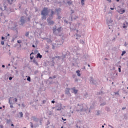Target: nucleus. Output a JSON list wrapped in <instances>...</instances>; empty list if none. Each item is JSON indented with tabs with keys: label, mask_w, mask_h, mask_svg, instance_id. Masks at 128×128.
<instances>
[{
	"label": "nucleus",
	"mask_w": 128,
	"mask_h": 128,
	"mask_svg": "<svg viewBox=\"0 0 128 128\" xmlns=\"http://www.w3.org/2000/svg\"><path fill=\"white\" fill-rule=\"evenodd\" d=\"M50 10L51 11V14L50 15V16H52L54 14V12L52 11V10H48V8H44L42 9V10L41 12V14L42 16V20H46V16L48 15V12H50Z\"/></svg>",
	"instance_id": "1"
},
{
	"label": "nucleus",
	"mask_w": 128,
	"mask_h": 128,
	"mask_svg": "<svg viewBox=\"0 0 128 128\" xmlns=\"http://www.w3.org/2000/svg\"><path fill=\"white\" fill-rule=\"evenodd\" d=\"M56 30L58 32H62V28L60 27L57 30H56V27L54 28L53 29V32H54V34H56Z\"/></svg>",
	"instance_id": "2"
},
{
	"label": "nucleus",
	"mask_w": 128,
	"mask_h": 128,
	"mask_svg": "<svg viewBox=\"0 0 128 128\" xmlns=\"http://www.w3.org/2000/svg\"><path fill=\"white\" fill-rule=\"evenodd\" d=\"M126 10H124L122 9H120L118 11V12L120 14H124Z\"/></svg>",
	"instance_id": "3"
},
{
	"label": "nucleus",
	"mask_w": 128,
	"mask_h": 128,
	"mask_svg": "<svg viewBox=\"0 0 128 128\" xmlns=\"http://www.w3.org/2000/svg\"><path fill=\"white\" fill-rule=\"evenodd\" d=\"M20 22H21V24H24V16L21 17V19L20 20Z\"/></svg>",
	"instance_id": "4"
},
{
	"label": "nucleus",
	"mask_w": 128,
	"mask_h": 128,
	"mask_svg": "<svg viewBox=\"0 0 128 128\" xmlns=\"http://www.w3.org/2000/svg\"><path fill=\"white\" fill-rule=\"evenodd\" d=\"M42 58V56L40 55V54L38 53L37 54L36 58Z\"/></svg>",
	"instance_id": "5"
},
{
	"label": "nucleus",
	"mask_w": 128,
	"mask_h": 128,
	"mask_svg": "<svg viewBox=\"0 0 128 128\" xmlns=\"http://www.w3.org/2000/svg\"><path fill=\"white\" fill-rule=\"evenodd\" d=\"M76 72L78 76H80V70H78L77 71H76Z\"/></svg>",
	"instance_id": "6"
},
{
	"label": "nucleus",
	"mask_w": 128,
	"mask_h": 128,
	"mask_svg": "<svg viewBox=\"0 0 128 128\" xmlns=\"http://www.w3.org/2000/svg\"><path fill=\"white\" fill-rule=\"evenodd\" d=\"M48 22L49 24H54V21H50L48 20Z\"/></svg>",
	"instance_id": "7"
},
{
	"label": "nucleus",
	"mask_w": 128,
	"mask_h": 128,
	"mask_svg": "<svg viewBox=\"0 0 128 128\" xmlns=\"http://www.w3.org/2000/svg\"><path fill=\"white\" fill-rule=\"evenodd\" d=\"M74 94H78V90L74 89V88H72Z\"/></svg>",
	"instance_id": "8"
},
{
	"label": "nucleus",
	"mask_w": 128,
	"mask_h": 128,
	"mask_svg": "<svg viewBox=\"0 0 128 128\" xmlns=\"http://www.w3.org/2000/svg\"><path fill=\"white\" fill-rule=\"evenodd\" d=\"M81 4L82 6H84V0H81Z\"/></svg>",
	"instance_id": "9"
},
{
	"label": "nucleus",
	"mask_w": 128,
	"mask_h": 128,
	"mask_svg": "<svg viewBox=\"0 0 128 128\" xmlns=\"http://www.w3.org/2000/svg\"><path fill=\"white\" fill-rule=\"evenodd\" d=\"M60 10H62V9L60 8L56 9V12H60Z\"/></svg>",
	"instance_id": "10"
},
{
	"label": "nucleus",
	"mask_w": 128,
	"mask_h": 128,
	"mask_svg": "<svg viewBox=\"0 0 128 128\" xmlns=\"http://www.w3.org/2000/svg\"><path fill=\"white\" fill-rule=\"evenodd\" d=\"M19 114L20 116V118H22V116H24V114H22V112H20Z\"/></svg>",
	"instance_id": "11"
},
{
	"label": "nucleus",
	"mask_w": 128,
	"mask_h": 128,
	"mask_svg": "<svg viewBox=\"0 0 128 128\" xmlns=\"http://www.w3.org/2000/svg\"><path fill=\"white\" fill-rule=\"evenodd\" d=\"M122 28H126V23L123 24Z\"/></svg>",
	"instance_id": "12"
},
{
	"label": "nucleus",
	"mask_w": 128,
	"mask_h": 128,
	"mask_svg": "<svg viewBox=\"0 0 128 128\" xmlns=\"http://www.w3.org/2000/svg\"><path fill=\"white\" fill-rule=\"evenodd\" d=\"M27 80H28V82H30V76L28 77Z\"/></svg>",
	"instance_id": "13"
},
{
	"label": "nucleus",
	"mask_w": 128,
	"mask_h": 128,
	"mask_svg": "<svg viewBox=\"0 0 128 128\" xmlns=\"http://www.w3.org/2000/svg\"><path fill=\"white\" fill-rule=\"evenodd\" d=\"M68 4H72V2H70V1L68 2Z\"/></svg>",
	"instance_id": "14"
},
{
	"label": "nucleus",
	"mask_w": 128,
	"mask_h": 128,
	"mask_svg": "<svg viewBox=\"0 0 128 128\" xmlns=\"http://www.w3.org/2000/svg\"><path fill=\"white\" fill-rule=\"evenodd\" d=\"M30 34V33L28 32H27L26 33V36H28Z\"/></svg>",
	"instance_id": "15"
},
{
	"label": "nucleus",
	"mask_w": 128,
	"mask_h": 128,
	"mask_svg": "<svg viewBox=\"0 0 128 128\" xmlns=\"http://www.w3.org/2000/svg\"><path fill=\"white\" fill-rule=\"evenodd\" d=\"M1 44H2V46H4V41H1Z\"/></svg>",
	"instance_id": "16"
},
{
	"label": "nucleus",
	"mask_w": 128,
	"mask_h": 128,
	"mask_svg": "<svg viewBox=\"0 0 128 128\" xmlns=\"http://www.w3.org/2000/svg\"><path fill=\"white\" fill-rule=\"evenodd\" d=\"M30 18H28L26 19V22H30Z\"/></svg>",
	"instance_id": "17"
},
{
	"label": "nucleus",
	"mask_w": 128,
	"mask_h": 128,
	"mask_svg": "<svg viewBox=\"0 0 128 128\" xmlns=\"http://www.w3.org/2000/svg\"><path fill=\"white\" fill-rule=\"evenodd\" d=\"M124 54H126V51H123L122 54V56H124Z\"/></svg>",
	"instance_id": "18"
},
{
	"label": "nucleus",
	"mask_w": 128,
	"mask_h": 128,
	"mask_svg": "<svg viewBox=\"0 0 128 128\" xmlns=\"http://www.w3.org/2000/svg\"><path fill=\"white\" fill-rule=\"evenodd\" d=\"M18 44H20V43L22 42V40H18Z\"/></svg>",
	"instance_id": "19"
},
{
	"label": "nucleus",
	"mask_w": 128,
	"mask_h": 128,
	"mask_svg": "<svg viewBox=\"0 0 128 128\" xmlns=\"http://www.w3.org/2000/svg\"><path fill=\"white\" fill-rule=\"evenodd\" d=\"M32 58H34V56H30V60H32Z\"/></svg>",
	"instance_id": "20"
},
{
	"label": "nucleus",
	"mask_w": 128,
	"mask_h": 128,
	"mask_svg": "<svg viewBox=\"0 0 128 128\" xmlns=\"http://www.w3.org/2000/svg\"><path fill=\"white\" fill-rule=\"evenodd\" d=\"M34 52H32L30 54V56H34Z\"/></svg>",
	"instance_id": "21"
},
{
	"label": "nucleus",
	"mask_w": 128,
	"mask_h": 128,
	"mask_svg": "<svg viewBox=\"0 0 128 128\" xmlns=\"http://www.w3.org/2000/svg\"><path fill=\"white\" fill-rule=\"evenodd\" d=\"M31 124V128H34V126H32V122H30Z\"/></svg>",
	"instance_id": "22"
},
{
	"label": "nucleus",
	"mask_w": 128,
	"mask_h": 128,
	"mask_svg": "<svg viewBox=\"0 0 128 128\" xmlns=\"http://www.w3.org/2000/svg\"><path fill=\"white\" fill-rule=\"evenodd\" d=\"M9 80H12V77H10Z\"/></svg>",
	"instance_id": "23"
},
{
	"label": "nucleus",
	"mask_w": 128,
	"mask_h": 128,
	"mask_svg": "<svg viewBox=\"0 0 128 128\" xmlns=\"http://www.w3.org/2000/svg\"><path fill=\"white\" fill-rule=\"evenodd\" d=\"M62 118V120H64V121L66 120V119H64V118Z\"/></svg>",
	"instance_id": "24"
},
{
	"label": "nucleus",
	"mask_w": 128,
	"mask_h": 128,
	"mask_svg": "<svg viewBox=\"0 0 128 128\" xmlns=\"http://www.w3.org/2000/svg\"><path fill=\"white\" fill-rule=\"evenodd\" d=\"M0 128H4V126H2V125H0Z\"/></svg>",
	"instance_id": "25"
},
{
	"label": "nucleus",
	"mask_w": 128,
	"mask_h": 128,
	"mask_svg": "<svg viewBox=\"0 0 128 128\" xmlns=\"http://www.w3.org/2000/svg\"><path fill=\"white\" fill-rule=\"evenodd\" d=\"M118 70H119V72H120L121 70H120V68H118Z\"/></svg>",
	"instance_id": "26"
},
{
	"label": "nucleus",
	"mask_w": 128,
	"mask_h": 128,
	"mask_svg": "<svg viewBox=\"0 0 128 128\" xmlns=\"http://www.w3.org/2000/svg\"><path fill=\"white\" fill-rule=\"evenodd\" d=\"M54 102H55L54 100H52V104H54Z\"/></svg>",
	"instance_id": "27"
},
{
	"label": "nucleus",
	"mask_w": 128,
	"mask_h": 128,
	"mask_svg": "<svg viewBox=\"0 0 128 128\" xmlns=\"http://www.w3.org/2000/svg\"><path fill=\"white\" fill-rule=\"evenodd\" d=\"M2 40H4V37L2 36Z\"/></svg>",
	"instance_id": "28"
},
{
	"label": "nucleus",
	"mask_w": 128,
	"mask_h": 128,
	"mask_svg": "<svg viewBox=\"0 0 128 128\" xmlns=\"http://www.w3.org/2000/svg\"><path fill=\"white\" fill-rule=\"evenodd\" d=\"M15 102H18V99H16V98H15Z\"/></svg>",
	"instance_id": "29"
},
{
	"label": "nucleus",
	"mask_w": 128,
	"mask_h": 128,
	"mask_svg": "<svg viewBox=\"0 0 128 128\" xmlns=\"http://www.w3.org/2000/svg\"><path fill=\"white\" fill-rule=\"evenodd\" d=\"M110 10H114V8H110Z\"/></svg>",
	"instance_id": "30"
},
{
	"label": "nucleus",
	"mask_w": 128,
	"mask_h": 128,
	"mask_svg": "<svg viewBox=\"0 0 128 128\" xmlns=\"http://www.w3.org/2000/svg\"><path fill=\"white\" fill-rule=\"evenodd\" d=\"M10 108H14V106H12V105H11V106H10Z\"/></svg>",
	"instance_id": "31"
},
{
	"label": "nucleus",
	"mask_w": 128,
	"mask_h": 128,
	"mask_svg": "<svg viewBox=\"0 0 128 128\" xmlns=\"http://www.w3.org/2000/svg\"><path fill=\"white\" fill-rule=\"evenodd\" d=\"M32 46V48H36V46H34V44H33V45Z\"/></svg>",
	"instance_id": "32"
},
{
	"label": "nucleus",
	"mask_w": 128,
	"mask_h": 128,
	"mask_svg": "<svg viewBox=\"0 0 128 128\" xmlns=\"http://www.w3.org/2000/svg\"><path fill=\"white\" fill-rule=\"evenodd\" d=\"M108 2H112V0H107Z\"/></svg>",
	"instance_id": "33"
},
{
	"label": "nucleus",
	"mask_w": 128,
	"mask_h": 128,
	"mask_svg": "<svg viewBox=\"0 0 128 128\" xmlns=\"http://www.w3.org/2000/svg\"><path fill=\"white\" fill-rule=\"evenodd\" d=\"M11 126H14V124H12Z\"/></svg>",
	"instance_id": "34"
},
{
	"label": "nucleus",
	"mask_w": 128,
	"mask_h": 128,
	"mask_svg": "<svg viewBox=\"0 0 128 128\" xmlns=\"http://www.w3.org/2000/svg\"><path fill=\"white\" fill-rule=\"evenodd\" d=\"M4 66H5L4 65L2 66V68H4Z\"/></svg>",
	"instance_id": "35"
},
{
	"label": "nucleus",
	"mask_w": 128,
	"mask_h": 128,
	"mask_svg": "<svg viewBox=\"0 0 128 128\" xmlns=\"http://www.w3.org/2000/svg\"><path fill=\"white\" fill-rule=\"evenodd\" d=\"M125 108H122V110H125Z\"/></svg>",
	"instance_id": "36"
},
{
	"label": "nucleus",
	"mask_w": 128,
	"mask_h": 128,
	"mask_svg": "<svg viewBox=\"0 0 128 128\" xmlns=\"http://www.w3.org/2000/svg\"><path fill=\"white\" fill-rule=\"evenodd\" d=\"M102 128H104V125L102 126Z\"/></svg>",
	"instance_id": "37"
},
{
	"label": "nucleus",
	"mask_w": 128,
	"mask_h": 128,
	"mask_svg": "<svg viewBox=\"0 0 128 128\" xmlns=\"http://www.w3.org/2000/svg\"><path fill=\"white\" fill-rule=\"evenodd\" d=\"M116 2H120V0H116Z\"/></svg>",
	"instance_id": "38"
},
{
	"label": "nucleus",
	"mask_w": 128,
	"mask_h": 128,
	"mask_svg": "<svg viewBox=\"0 0 128 128\" xmlns=\"http://www.w3.org/2000/svg\"><path fill=\"white\" fill-rule=\"evenodd\" d=\"M54 78H56V76H54L53 77Z\"/></svg>",
	"instance_id": "39"
},
{
	"label": "nucleus",
	"mask_w": 128,
	"mask_h": 128,
	"mask_svg": "<svg viewBox=\"0 0 128 128\" xmlns=\"http://www.w3.org/2000/svg\"><path fill=\"white\" fill-rule=\"evenodd\" d=\"M126 24H128V22H126Z\"/></svg>",
	"instance_id": "40"
},
{
	"label": "nucleus",
	"mask_w": 128,
	"mask_h": 128,
	"mask_svg": "<svg viewBox=\"0 0 128 128\" xmlns=\"http://www.w3.org/2000/svg\"><path fill=\"white\" fill-rule=\"evenodd\" d=\"M8 122H10V120H8Z\"/></svg>",
	"instance_id": "41"
},
{
	"label": "nucleus",
	"mask_w": 128,
	"mask_h": 128,
	"mask_svg": "<svg viewBox=\"0 0 128 128\" xmlns=\"http://www.w3.org/2000/svg\"><path fill=\"white\" fill-rule=\"evenodd\" d=\"M10 36V34H8V36Z\"/></svg>",
	"instance_id": "42"
},
{
	"label": "nucleus",
	"mask_w": 128,
	"mask_h": 128,
	"mask_svg": "<svg viewBox=\"0 0 128 128\" xmlns=\"http://www.w3.org/2000/svg\"><path fill=\"white\" fill-rule=\"evenodd\" d=\"M88 66H89V67H90V64H88Z\"/></svg>",
	"instance_id": "43"
},
{
	"label": "nucleus",
	"mask_w": 128,
	"mask_h": 128,
	"mask_svg": "<svg viewBox=\"0 0 128 128\" xmlns=\"http://www.w3.org/2000/svg\"><path fill=\"white\" fill-rule=\"evenodd\" d=\"M2 107H0V110H2Z\"/></svg>",
	"instance_id": "44"
},
{
	"label": "nucleus",
	"mask_w": 128,
	"mask_h": 128,
	"mask_svg": "<svg viewBox=\"0 0 128 128\" xmlns=\"http://www.w3.org/2000/svg\"><path fill=\"white\" fill-rule=\"evenodd\" d=\"M76 82H78V79L76 80Z\"/></svg>",
	"instance_id": "45"
},
{
	"label": "nucleus",
	"mask_w": 128,
	"mask_h": 128,
	"mask_svg": "<svg viewBox=\"0 0 128 128\" xmlns=\"http://www.w3.org/2000/svg\"><path fill=\"white\" fill-rule=\"evenodd\" d=\"M61 128H64V126H62Z\"/></svg>",
	"instance_id": "46"
},
{
	"label": "nucleus",
	"mask_w": 128,
	"mask_h": 128,
	"mask_svg": "<svg viewBox=\"0 0 128 128\" xmlns=\"http://www.w3.org/2000/svg\"><path fill=\"white\" fill-rule=\"evenodd\" d=\"M50 78H52V77H50Z\"/></svg>",
	"instance_id": "47"
},
{
	"label": "nucleus",
	"mask_w": 128,
	"mask_h": 128,
	"mask_svg": "<svg viewBox=\"0 0 128 128\" xmlns=\"http://www.w3.org/2000/svg\"><path fill=\"white\" fill-rule=\"evenodd\" d=\"M8 66H10V64H8Z\"/></svg>",
	"instance_id": "48"
},
{
	"label": "nucleus",
	"mask_w": 128,
	"mask_h": 128,
	"mask_svg": "<svg viewBox=\"0 0 128 128\" xmlns=\"http://www.w3.org/2000/svg\"><path fill=\"white\" fill-rule=\"evenodd\" d=\"M109 28H110V27H109Z\"/></svg>",
	"instance_id": "49"
},
{
	"label": "nucleus",
	"mask_w": 128,
	"mask_h": 128,
	"mask_svg": "<svg viewBox=\"0 0 128 128\" xmlns=\"http://www.w3.org/2000/svg\"><path fill=\"white\" fill-rule=\"evenodd\" d=\"M105 60H108L107 58H105Z\"/></svg>",
	"instance_id": "50"
},
{
	"label": "nucleus",
	"mask_w": 128,
	"mask_h": 128,
	"mask_svg": "<svg viewBox=\"0 0 128 128\" xmlns=\"http://www.w3.org/2000/svg\"><path fill=\"white\" fill-rule=\"evenodd\" d=\"M24 128H26L24 127Z\"/></svg>",
	"instance_id": "51"
},
{
	"label": "nucleus",
	"mask_w": 128,
	"mask_h": 128,
	"mask_svg": "<svg viewBox=\"0 0 128 128\" xmlns=\"http://www.w3.org/2000/svg\"><path fill=\"white\" fill-rule=\"evenodd\" d=\"M128 90V87L127 88Z\"/></svg>",
	"instance_id": "52"
}]
</instances>
